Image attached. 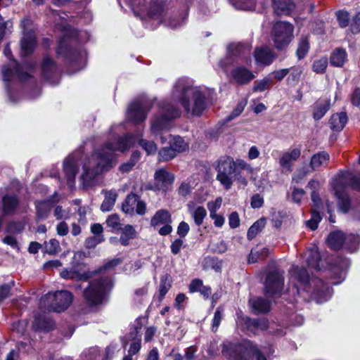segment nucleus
Segmentation results:
<instances>
[{"label":"nucleus","instance_id":"1","mask_svg":"<svg viewBox=\"0 0 360 360\" xmlns=\"http://www.w3.org/2000/svg\"><path fill=\"white\" fill-rule=\"evenodd\" d=\"M115 126L110 129L111 137L99 148L94 150L91 156L84 154L83 147H80L63 162V172L67 184L70 189L75 185V176L79 165L82 166L79 181L83 188L88 189L95 186L98 176L113 167L115 153H124L134 143L133 135L127 134L122 136L113 134Z\"/></svg>","mask_w":360,"mask_h":360},{"label":"nucleus","instance_id":"2","mask_svg":"<svg viewBox=\"0 0 360 360\" xmlns=\"http://www.w3.org/2000/svg\"><path fill=\"white\" fill-rule=\"evenodd\" d=\"M210 91L202 86H194L188 78H179L171 91L172 101L179 103L184 112L194 117L200 116L207 109Z\"/></svg>","mask_w":360,"mask_h":360},{"label":"nucleus","instance_id":"3","mask_svg":"<svg viewBox=\"0 0 360 360\" xmlns=\"http://www.w3.org/2000/svg\"><path fill=\"white\" fill-rule=\"evenodd\" d=\"M290 283L292 284V292L297 295L301 290L310 295L311 299L316 303L322 304L327 302L332 296L333 290L322 280L314 278H309V275L304 268L292 266L290 271Z\"/></svg>","mask_w":360,"mask_h":360},{"label":"nucleus","instance_id":"4","mask_svg":"<svg viewBox=\"0 0 360 360\" xmlns=\"http://www.w3.org/2000/svg\"><path fill=\"white\" fill-rule=\"evenodd\" d=\"M78 41V33L76 30H70L60 39L57 49L58 56H62L70 63L71 68H77V70L83 69L86 65L85 53L80 49H72V46Z\"/></svg>","mask_w":360,"mask_h":360},{"label":"nucleus","instance_id":"5","mask_svg":"<svg viewBox=\"0 0 360 360\" xmlns=\"http://www.w3.org/2000/svg\"><path fill=\"white\" fill-rule=\"evenodd\" d=\"M35 70V64L33 62H24L22 65H19L15 60H12L9 64L4 65L2 73L4 81L6 83V88L8 98L11 102L15 103L18 99L14 96L12 91L10 82L17 79L20 82H25L28 80Z\"/></svg>","mask_w":360,"mask_h":360},{"label":"nucleus","instance_id":"6","mask_svg":"<svg viewBox=\"0 0 360 360\" xmlns=\"http://www.w3.org/2000/svg\"><path fill=\"white\" fill-rule=\"evenodd\" d=\"M222 353L231 360H266V358L250 340L241 342L226 341L223 343Z\"/></svg>","mask_w":360,"mask_h":360},{"label":"nucleus","instance_id":"7","mask_svg":"<svg viewBox=\"0 0 360 360\" xmlns=\"http://www.w3.org/2000/svg\"><path fill=\"white\" fill-rule=\"evenodd\" d=\"M158 106L159 114L153 117L150 125V131L155 136L168 129L170 122L181 115V110L167 100L160 101Z\"/></svg>","mask_w":360,"mask_h":360},{"label":"nucleus","instance_id":"8","mask_svg":"<svg viewBox=\"0 0 360 360\" xmlns=\"http://www.w3.org/2000/svg\"><path fill=\"white\" fill-rule=\"evenodd\" d=\"M345 184L351 186L354 190L360 191V176L346 172L333 183V190L338 201L339 210L343 213H347L350 207L349 195L345 191L343 187V185Z\"/></svg>","mask_w":360,"mask_h":360},{"label":"nucleus","instance_id":"9","mask_svg":"<svg viewBox=\"0 0 360 360\" xmlns=\"http://www.w3.org/2000/svg\"><path fill=\"white\" fill-rule=\"evenodd\" d=\"M134 15L141 19L148 17L160 21L164 12V4L158 0H125Z\"/></svg>","mask_w":360,"mask_h":360},{"label":"nucleus","instance_id":"10","mask_svg":"<svg viewBox=\"0 0 360 360\" xmlns=\"http://www.w3.org/2000/svg\"><path fill=\"white\" fill-rule=\"evenodd\" d=\"M111 286V279L108 276L93 279L83 292L85 301L91 306L102 304Z\"/></svg>","mask_w":360,"mask_h":360},{"label":"nucleus","instance_id":"11","mask_svg":"<svg viewBox=\"0 0 360 360\" xmlns=\"http://www.w3.org/2000/svg\"><path fill=\"white\" fill-rule=\"evenodd\" d=\"M73 296L67 290L49 292L40 300V307L49 311L62 312L66 310L72 302Z\"/></svg>","mask_w":360,"mask_h":360},{"label":"nucleus","instance_id":"12","mask_svg":"<svg viewBox=\"0 0 360 360\" xmlns=\"http://www.w3.org/2000/svg\"><path fill=\"white\" fill-rule=\"evenodd\" d=\"M250 60V49L248 44H231L228 46L227 55L219 62V65L226 72L229 65Z\"/></svg>","mask_w":360,"mask_h":360},{"label":"nucleus","instance_id":"13","mask_svg":"<svg viewBox=\"0 0 360 360\" xmlns=\"http://www.w3.org/2000/svg\"><path fill=\"white\" fill-rule=\"evenodd\" d=\"M152 105V101L149 99L139 98L133 101L127 110V120L135 124L143 122Z\"/></svg>","mask_w":360,"mask_h":360},{"label":"nucleus","instance_id":"14","mask_svg":"<svg viewBox=\"0 0 360 360\" xmlns=\"http://www.w3.org/2000/svg\"><path fill=\"white\" fill-rule=\"evenodd\" d=\"M216 170L217 172V180L226 190L230 189L233 184L232 174L236 172L233 159L230 156L221 157L217 160Z\"/></svg>","mask_w":360,"mask_h":360},{"label":"nucleus","instance_id":"15","mask_svg":"<svg viewBox=\"0 0 360 360\" xmlns=\"http://www.w3.org/2000/svg\"><path fill=\"white\" fill-rule=\"evenodd\" d=\"M293 26L287 22H277L273 27L272 39L278 50L286 48L293 37Z\"/></svg>","mask_w":360,"mask_h":360},{"label":"nucleus","instance_id":"16","mask_svg":"<svg viewBox=\"0 0 360 360\" xmlns=\"http://www.w3.org/2000/svg\"><path fill=\"white\" fill-rule=\"evenodd\" d=\"M21 28L23 30V37L20 41L21 53L22 56L30 55L34 50L37 44L35 31L32 20L27 17L21 20Z\"/></svg>","mask_w":360,"mask_h":360},{"label":"nucleus","instance_id":"17","mask_svg":"<svg viewBox=\"0 0 360 360\" xmlns=\"http://www.w3.org/2000/svg\"><path fill=\"white\" fill-rule=\"evenodd\" d=\"M284 277L278 270L268 274L264 283L265 293L270 296L279 295L283 290Z\"/></svg>","mask_w":360,"mask_h":360},{"label":"nucleus","instance_id":"18","mask_svg":"<svg viewBox=\"0 0 360 360\" xmlns=\"http://www.w3.org/2000/svg\"><path fill=\"white\" fill-rule=\"evenodd\" d=\"M41 75L44 79L51 84H57L59 82V71L55 61L45 56L41 63Z\"/></svg>","mask_w":360,"mask_h":360},{"label":"nucleus","instance_id":"19","mask_svg":"<svg viewBox=\"0 0 360 360\" xmlns=\"http://www.w3.org/2000/svg\"><path fill=\"white\" fill-rule=\"evenodd\" d=\"M229 77L231 83L245 85L250 83L255 78V75L250 69L238 65L232 69Z\"/></svg>","mask_w":360,"mask_h":360},{"label":"nucleus","instance_id":"20","mask_svg":"<svg viewBox=\"0 0 360 360\" xmlns=\"http://www.w3.org/2000/svg\"><path fill=\"white\" fill-rule=\"evenodd\" d=\"M174 181V176L165 169H158L154 174V185L156 189L166 192Z\"/></svg>","mask_w":360,"mask_h":360},{"label":"nucleus","instance_id":"21","mask_svg":"<svg viewBox=\"0 0 360 360\" xmlns=\"http://www.w3.org/2000/svg\"><path fill=\"white\" fill-rule=\"evenodd\" d=\"M254 57L258 65H269L276 58L273 50L268 46L257 48L254 51Z\"/></svg>","mask_w":360,"mask_h":360},{"label":"nucleus","instance_id":"22","mask_svg":"<svg viewBox=\"0 0 360 360\" xmlns=\"http://www.w3.org/2000/svg\"><path fill=\"white\" fill-rule=\"evenodd\" d=\"M20 205V201L15 194H6L2 197V211L4 215L15 214Z\"/></svg>","mask_w":360,"mask_h":360},{"label":"nucleus","instance_id":"23","mask_svg":"<svg viewBox=\"0 0 360 360\" xmlns=\"http://www.w3.org/2000/svg\"><path fill=\"white\" fill-rule=\"evenodd\" d=\"M59 200L58 194L54 193L51 199L44 200L36 202L37 216L39 219H44L49 216L53 205Z\"/></svg>","mask_w":360,"mask_h":360},{"label":"nucleus","instance_id":"24","mask_svg":"<svg viewBox=\"0 0 360 360\" xmlns=\"http://www.w3.org/2000/svg\"><path fill=\"white\" fill-rule=\"evenodd\" d=\"M301 155L300 148H296L290 152H285L279 160L280 166L288 172L292 170V162L297 160Z\"/></svg>","mask_w":360,"mask_h":360},{"label":"nucleus","instance_id":"25","mask_svg":"<svg viewBox=\"0 0 360 360\" xmlns=\"http://www.w3.org/2000/svg\"><path fill=\"white\" fill-rule=\"evenodd\" d=\"M273 7L277 15H290L295 9V4L291 0H272Z\"/></svg>","mask_w":360,"mask_h":360},{"label":"nucleus","instance_id":"26","mask_svg":"<svg viewBox=\"0 0 360 360\" xmlns=\"http://www.w3.org/2000/svg\"><path fill=\"white\" fill-rule=\"evenodd\" d=\"M330 106V101L328 99H319L313 106V118L315 120H321L328 111Z\"/></svg>","mask_w":360,"mask_h":360},{"label":"nucleus","instance_id":"27","mask_svg":"<svg viewBox=\"0 0 360 360\" xmlns=\"http://www.w3.org/2000/svg\"><path fill=\"white\" fill-rule=\"evenodd\" d=\"M101 193L104 195L105 198L101 205V210L103 212H109L115 205L117 198V193L115 190H103Z\"/></svg>","mask_w":360,"mask_h":360},{"label":"nucleus","instance_id":"28","mask_svg":"<svg viewBox=\"0 0 360 360\" xmlns=\"http://www.w3.org/2000/svg\"><path fill=\"white\" fill-rule=\"evenodd\" d=\"M345 234L341 231H336L329 234L327 243L330 248L339 250L345 245Z\"/></svg>","mask_w":360,"mask_h":360},{"label":"nucleus","instance_id":"29","mask_svg":"<svg viewBox=\"0 0 360 360\" xmlns=\"http://www.w3.org/2000/svg\"><path fill=\"white\" fill-rule=\"evenodd\" d=\"M172 216L169 212L167 210L162 209L158 210L151 218L150 225L155 227L165 224H172Z\"/></svg>","mask_w":360,"mask_h":360},{"label":"nucleus","instance_id":"30","mask_svg":"<svg viewBox=\"0 0 360 360\" xmlns=\"http://www.w3.org/2000/svg\"><path fill=\"white\" fill-rule=\"evenodd\" d=\"M60 276L65 279H73L76 281H86L90 278L91 274L88 271L83 273L79 272L75 268H70V269H64L60 272Z\"/></svg>","mask_w":360,"mask_h":360},{"label":"nucleus","instance_id":"31","mask_svg":"<svg viewBox=\"0 0 360 360\" xmlns=\"http://www.w3.org/2000/svg\"><path fill=\"white\" fill-rule=\"evenodd\" d=\"M348 265L347 260L342 258H338L335 262V265L332 267V271L336 274L335 277L338 278L340 281L337 282H332L333 285H338L340 283L345 277V271Z\"/></svg>","mask_w":360,"mask_h":360},{"label":"nucleus","instance_id":"32","mask_svg":"<svg viewBox=\"0 0 360 360\" xmlns=\"http://www.w3.org/2000/svg\"><path fill=\"white\" fill-rule=\"evenodd\" d=\"M237 324L244 323L246 325L248 329L256 328L260 327L262 329L266 328V321L265 319H252L247 316H243L242 315L237 313Z\"/></svg>","mask_w":360,"mask_h":360},{"label":"nucleus","instance_id":"33","mask_svg":"<svg viewBox=\"0 0 360 360\" xmlns=\"http://www.w3.org/2000/svg\"><path fill=\"white\" fill-rule=\"evenodd\" d=\"M250 304L255 314L267 313L270 310V302L262 297L250 299Z\"/></svg>","mask_w":360,"mask_h":360},{"label":"nucleus","instance_id":"34","mask_svg":"<svg viewBox=\"0 0 360 360\" xmlns=\"http://www.w3.org/2000/svg\"><path fill=\"white\" fill-rule=\"evenodd\" d=\"M54 327L53 321L44 316H36L33 323V328L36 330L49 332Z\"/></svg>","mask_w":360,"mask_h":360},{"label":"nucleus","instance_id":"35","mask_svg":"<svg viewBox=\"0 0 360 360\" xmlns=\"http://www.w3.org/2000/svg\"><path fill=\"white\" fill-rule=\"evenodd\" d=\"M347 122V116L345 112L336 113L331 116L329 124L334 131H341Z\"/></svg>","mask_w":360,"mask_h":360},{"label":"nucleus","instance_id":"36","mask_svg":"<svg viewBox=\"0 0 360 360\" xmlns=\"http://www.w3.org/2000/svg\"><path fill=\"white\" fill-rule=\"evenodd\" d=\"M169 143L177 154L183 153L188 148V144L179 136L169 135Z\"/></svg>","mask_w":360,"mask_h":360},{"label":"nucleus","instance_id":"37","mask_svg":"<svg viewBox=\"0 0 360 360\" xmlns=\"http://www.w3.org/2000/svg\"><path fill=\"white\" fill-rule=\"evenodd\" d=\"M329 154L323 151L314 154L310 161V167L313 170L327 164L329 160Z\"/></svg>","mask_w":360,"mask_h":360},{"label":"nucleus","instance_id":"38","mask_svg":"<svg viewBox=\"0 0 360 360\" xmlns=\"http://www.w3.org/2000/svg\"><path fill=\"white\" fill-rule=\"evenodd\" d=\"M188 16L187 10L180 13L178 15H174L169 18L166 22L167 26L172 29H176L184 25L186 22Z\"/></svg>","mask_w":360,"mask_h":360},{"label":"nucleus","instance_id":"39","mask_svg":"<svg viewBox=\"0 0 360 360\" xmlns=\"http://www.w3.org/2000/svg\"><path fill=\"white\" fill-rule=\"evenodd\" d=\"M269 255V249L262 248L261 249H252L249 254L248 262L249 264H254L259 260L265 259Z\"/></svg>","mask_w":360,"mask_h":360},{"label":"nucleus","instance_id":"40","mask_svg":"<svg viewBox=\"0 0 360 360\" xmlns=\"http://www.w3.org/2000/svg\"><path fill=\"white\" fill-rule=\"evenodd\" d=\"M139 195L134 193L129 194L122 203V211L127 214H133L134 213L135 206L137 203Z\"/></svg>","mask_w":360,"mask_h":360},{"label":"nucleus","instance_id":"41","mask_svg":"<svg viewBox=\"0 0 360 360\" xmlns=\"http://www.w3.org/2000/svg\"><path fill=\"white\" fill-rule=\"evenodd\" d=\"M122 233L120 238V242L122 245H128L129 240L136 236V231L131 225H125L120 229Z\"/></svg>","mask_w":360,"mask_h":360},{"label":"nucleus","instance_id":"42","mask_svg":"<svg viewBox=\"0 0 360 360\" xmlns=\"http://www.w3.org/2000/svg\"><path fill=\"white\" fill-rule=\"evenodd\" d=\"M189 212L191 214L195 224L198 226L202 225L204 219L207 216V211L202 206H198L196 207H189Z\"/></svg>","mask_w":360,"mask_h":360},{"label":"nucleus","instance_id":"43","mask_svg":"<svg viewBox=\"0 0 360 360\" xmlns=\"http://www.w3.org/2000/svg\"><path fill=\"white\" fill-rule=\"evenodd\" d=\"M266 223V218L261 217L257 220L248 229L247 237L249 240H252L265 226Z\"/></svg>","mask_w":360,"mask_h":360},{"label":"nucleus","instance_id":"44","mask_svg":"<svg viewBox=\"0 0 360 360\" xmlns=\"http://www.w3.org/2000/svg\"><path fill=\"white\" fill-rule=\"evenodd\" d=\"M320 260V254L316 249H313L309 251L306 260L309 267L319 270Z\"/></svg>","mask_w":360,"mask_h":360},{"label":"nucleus","instance_id":"45","mask_svg":"<svg viewBox=\"0 0 360 360\" xmlns=\"http://www.w3.org/2000/svg\"><path fill=\"white\" fill-rule=\"evenodd\" d=\"M360 243V237L356 234H347L345 238V247L350 252H354Z\"/></svg>","mask_w":360,"mask_h":360},{"label":"nucleus","instance_id":"46","mask_svg":"<svg viewBox=\"0 0 360 360\" xmlns=\"http://www.w3.org/2000/svg\"><path fill=\"white\" fill-rule=\"evenodd\" d=\"M347 53L343 49H337L331 55L330 62L331 65L336 67H341L343 65Z\"/></svg>","mask_w":360,"mask_h":360},{"label":"nucleus","instance_id":"47","mask_svg":"<svg viewBox=\"0 0 360 360\" xmlns=\"http://www.w3.org/2000/svg\"><path fill=\"white\" fill-rule=\"evenodd\" d=\"M289 69L290 75L287 78V82L290 85L295 86L299 82L303 70L300 66H294Z\"/></svg>","mask_w":360,"mask_h":360},{"label":"nucleus","instance_id":"48","mask_svg":"<svg viewBox=\"0 0 360 360\" xmlns=\"http://www.w3.org/2000/svg\"><path fill=\"white\" fill-rule=\"evenodd\" d=\"M309 49V44L307 37H302L299 43L297 49L296 51V55L298 58V59L301 60L304 58L307 53H308Z\"/></svg>","mask_w":360,"mask_h":360},{"label":"nucleus","instance_id":"49","mask_svg":"<svg viewBox=\"0 0 360 360\" xmlns=\"http://www.w3.org/2000/svg\"><path fill=\"white\" fill-rule=\"evenodd\" d=\"M82 360H99L101 351L98 347H90L85 349L80 356Z\"/></svg>","mask_w":360,"mask_h":360},{"label":"nucleus","instance_id":"50","mask_svg":"<svg viewBox=\"0 0 360 360\" xmlns=\"http://www.w3.org/2000/svg\"><path fill=\"white\" fill-rule=\"evenodd\" d=\"M177 153L173 150L170 146L161 148L158 152L159 161H168L176 156Z\"/></svg>","mask_w":360,"mask_h":360},{"label":"nucleus","instance_id":"51","mask_svg":"<svg viewBox=\"0 0 360 360\" xmlns=\"http://www.w3.org/2000/svg\"><path fill=\"white\" fill-rule=\"evenodd\" d=\"M44 250L46 253L51 255L58 253L60 250L58 240L56 239H51L49 241L46 242Z\"/></svg>","mask_w":360,"mask_h":360},{"label":"nucleus","instance_id":"52","mask_svg":"<svg viewBox=\"0 0 360 360\" xmlns=\"http://www.w3.org/2000/svg\"><path fill=\"white\" fill-rule=\"evenodd\" d=\"M15 281H11L8 283L0 285V302L11 295V290L15 286Z\"/></svg>","mask_w":360,"mask_h":360},{"label":"nucleus","instance_id":"53","mask_svg":"<svg viewBox=\"0 0 360 360\" xmlns=\"http://www.w3.org/2000/svg\"><path fill=\"white\" fill-rule=\"evenodd\" d=\"M171 288V283L167 276H162L159 286L160 300H162Z\"/></svg>","mask_w":360,"mask_h":360},{"label":"nucleus","instance_id":"54","mask_svg":"<svg viewBox=\"0 0 360 360\" xmlns=\"http://www.w3.org/2000/svg\"><path fill=\"white\" fill-rule=\"evenodd\" d=\"M271 79L269 77H264V79L257 81L252 88L253 91L262 92L266 89H270Z\"/></svg>","mask_w":360,"mask_h":360},{"label":"nucleus","instance_id":"55","mask_svg":"<svg viewBox=\"0 0 360 360\" xmlns=\"http://www.w3.org/2000/svg\"><path fill=\"white\" fill-rule=\"evenodd\" d=\"M321 220V217L319 212L314 210L311 212V219L307 221V226L311 230H316Z\"/></svg>","mask_w":360,"mask_h":360},{"label":"nucleus","instance_id":"56","mask_svg":"<svg viewBox=\"0 0 360 360\" xmlns=\"http://www.w3.org/2000/svg\"><path fill=\"white\" fill-rule=\"evenodd\" d=\"M222 204V198H217L214 200L209 201L207 204L210 216L217 214V211L220 209Z\"/></svg>","mask_w":360,"mask_h":360},{"label":"nucleus","instance_id":"57","mask_svg":"<svg viewBox=\"0 0 360 360\" xmlns=\"http://www.w3.org/2000/svg\"><path fill=\"white\" fill-rule=\"evenodd\" d=\"M223 309L220 307L216 309L212 319V330L216 332L223 319Z\"/></svg>","mask_w":360,"mask_h":360},{"label":"nucleus","instance_id":"58","mask_svg":"<svg viewBox=\"0 0 360 360\" xmlns=\"http://www.w3.org/2000/svg\"><path fill=\"white\" fill-rule=\"evenodd\" d=\"M106 224L112 231H118L122 228V224H120V218L117 214L109 216L106 220Z\"/></svg>","mask_w":360,"mask_h":360},{"label":"nucleus","instance_id":"59","mask_svg":"<svg viewBox=\"0 0 360 360\" xmlns=\"http://www.w3.org/2000/svg\"><path fill=\"white\" fill-rule=\"evenodd\" d=\"M139 145L145 150L148 155L154 154L157 150V146L153 141L141 139L139 140Z\"/></svg>","mask_w":360,"mask_h":360},{"label":"nucleus","instance_id":"60","mask_svg":"<svg viewBox=\"0 0 360 360\" xmlns=\"http://www.w3.org/2000/svg\"><path fill=\"white\" fill-rule=\"evenodd\" d=\"M328 65V60L326 58H322L319 60L314 61L313 64V70L316 73H323L325 72Z\"/></svg>","mask_w":360,"mask_h":360},{"label":"nucleus","instance_id":"61","mask_svg":"<svg viewBox=\"0 0 360 360\" xmlns=\"http://www.w3.org/2000/svg\"><path fill=\"white\" fill-rule=\"evenodd\" d=\"M338 21L341 27H346L349 25V15L345 11H339L336 13Z\"/></svg>","mask_w":360,"mask_h":360},{"label":"nucleus","instance_id":"62","mask_svg":"<svg viewBox=\"0 0 360 360\" xmlns=\"http://www.w3.org/2000/svg\"><path fill=\"white\" fill-rule=\"evenodd\" d=\"M103 240V236H94L86 239L85 245L87 248H94L96 245L101 243Z\"/></svg>","mask_w":360,"mask_h":360},{"label":"nucleus","instance_id":"63","mask_svg":"<svg viewBox=\"0 0 360 360\" xmlns=\"http://www.w3.org/2000/svg\"><path fill=\"white\" fill-rule=\"evenodd\" d=\"M240 170H246L249 172L252 171V168L245 160L238 159L235 161V173L240 172Z\"/></svg>","mask_w":360,"mask_h":360},{"label":"nucleus","instance_id":"64","mask_svg":"<svg viewBox=\"0 0 360 360\" xmlns=\"http://www.w3.org/2000/svg\"><path fill=\"white\" fill-rule=\"evenodd\" d=\"M203 286L202 281L199 278L193 279L188 286L189 292L191 293L200 292Z\"/></svg>","mask_w":360,"mask_h":360}]
</instances>
